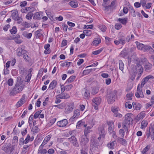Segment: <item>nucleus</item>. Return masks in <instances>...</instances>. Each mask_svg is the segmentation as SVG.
I'll use <instances>...</instances> for the list:
<instances>
[{"label": "nucleus", "instance_id": "obj_1", "mask_svg": "<svg viewBox=\"0 0 154 154\" xmlns=\"http://www.w3.org/2000/svg\"><path fill=\"white\" fill-rule=\"evenodd\" d=\"M22 76L18 77L12 90L10 92L11 95L14 96L21 92L24 88L25 85L23 83V81L21 80Z\"/></svg>", "mask_w": 154, "mask_h": 154}, {"label": "nucleus", "instance_id": "obj_2", "mask_svg": "<svg viewBox=\"0 0 154 154\" xmlns=\"http://www.w3.org/2000/svg\"><path fill=\"white\" fill-rule=\"evenodd\" d=\"M132 116L133 114L131 113H127L125 116V119L122 122V126L123 128L125 131L128 130L129 125L133 123Z\"/></svg>", "mask_w": 154, "mask_h": 154}, {"label": "nucleus", "instance_id": "obj_3", "mask_svg": "<svg viewBox=\"0 0 154 154\" xmlns=\"http://www.w3.org/2000/svg\"><path fill=\"white\" fill-rule=\"evenodd\" d=\"M11 13V16L14 20L17 21V23L20 24L22 23V18L19 16L17 10L12 11Z\"/></svg>", "mask_w": 154, "mask_h": 154}, {"label": "nucleus", "instance_id": "obj_4", "mask_svg": "<svg viewBox=\"0 0 154 154\" xmlns=\"http://www.w3.org/2000/svg\"><path fill=\"white\" fill-rule=\"evenodd\" d=\"M117 92L116 90L112 91L107 94V101L109 104L112 103L115 101V98Z\"/></svg>", "mask_w": 154, "mask_h": 154}, {"label": "nucleus", "instance_id": "obj_5", "mask_svg": "<svg viewBox=\"0 0 154 154\" xmlns=\"http://www.w3.org/2000/svg\"><path fill=\"white\" fill-rule=\"evenodd\" d=\"M146 134L147 138L151 137L152 140H154V126H151L150 127L149 129L146 131Z\"/></svg>", "mask_w": 154, "mask_h": 154}, {"label": "nucleus", "instance_id": "obj_6", "mask_svg": "<svg viewBox=\"0 0 154 154\" xmlns=\"http://www.w3.org/2000/svg\"><path fill=\"white\" fill-rule=\"evenodd\" d=\"M80 115V110L79 109H77L74 112V114L69 119V121L71 123H73L76 121Z\"/></svg>", "mask_w": 154, "mask_h": 154}, {"label": "nucleus", "instance_id": "obj_7", "mask_svg": "<svg viewBox=\"0 0 154 154\" xmlns=\"http://www.w3.org/2000/svg\"><path fill=\"white\" fill-rule=\"evenodd\" d=\"M2 150L7 153H11L13 151L14 149L13 146L11 144L4 145L2 148Z\"/></svg>", "mask_w": 154, "mask_h": 154}, {"label": "nucleus", "instance_id": "obj_8", "mask_svg": "<svg viewBox=\"0 0 154 154\" xmlns=\"http://www.w3.org/2000/svg\"><path fill=\"white\" fill-rule=\"evenodd\" d=\"M93 103L92 105L94 109H97L98 108V106L100 104L101 101V99L100 97H97L94 98L92 100Z\"/></svg>", "mask_w": 154, "mask_h": 154}, {"label": "nucleus", "instance_id": "obj_9", "mask_svg": "<svg viewBox=\"0 0 154 154\" xmlns=\"http://www.w3.org/2000/svg\"><path fill=\"white\" fill-rule=\"evenodd\" d=\"M99 146L98 142L93 140L91 141V143L90 145V149L92 151H94L98 148Z\"/></svg>", "mask_w": 154, "mask_h": 154}, {"label": "nucleus", "instance_id": "obj_10", "mask_svg": "<svg viewBox=\"0 0 154 154\" xmlns=\"http://www.w3.org/2000/svg\"><path fill=\"white\" fill-rule=\"evenodd\" d=\"M70 142L73 145L76 147H78L79 146V144L77 141L76 138L75 136H71L69 138Z\"/></svg>", "mask_w": 154, "mask_h": 154}, {"label": "nucleus", "instance_id": "obj_11", "mask_svg": "<svg viewBox=\"0 0 154 154\" xmlns=\"http://www.w3.org/2000/svg\"><path fill=\"white\" fill-rule=\"evenodd\" d=\"M140 84H138L137 88V92L135 94V96L137 98H143L144 97V95L142 90L140 88Z\"/></svg>", "mask_w": 154, "mask_h": 154}, {"label": "nucleus", "instance_id": "obj_12", "mask_svg": "<svg viewBox=\"0 0 154 154\" xmlns=\"http://www.w3.org/2000/svg\"><path fill=\"white\" fill-rule=\"evenodd\" d=\"M154 78V77L151 75H149L144 78L141 81V84L140 85L141 88H143L144 85L148 81L149 79Z\"/></svg>", "mask_w": 154, "mask_h": 154}, {"label": "nucleus", "instance_id": "obj_13", "mask_svg": "<svg viewBox=\"0 0 154 154\" xmlns=\"http://www.w3.org/2000/svg\"><path fill=\"white\" fill-rule=\"evenodd\" d=\"M68 123L67 119H64L59 121L57 123V125L60 127H64L66 126Z\"/></svg>", "mask_w": 154, "mask_h": 154}, {"label": "nucleus", "instance_id": "obj_14", "mask_svg": "<svg viewBox=\"0 0 154 154\" xmlns=\"http://www.w3.org/2000/svg\"><path fill=\"white\" fill-rule=\"evenodd\" d=\"M125 35L124 34H119L118 35V40H119L120 44L124 45L126 43Z\"/></svg>", "mask_w": 154, "mask_h": 154}, {"label": "nucleus", "instance_id": "obj_15", "mask_svg": "<svg viewBox=\"0 0 154 154\" xmlns=\"http://www.w3.org/2000/svg\"><path fill=\"white\" fill-rule=\"evenodd\" d=\"M87 137V136L85 135H83L82 136L80 140L81 145L84 146L88 143L89 141V139Z\"/></svg>", "mask_w": 154, "mask_h": 154}, {"label": "nucleus", "instance_id": "obj_16", "mask_svg": "<svg viewBox=\"0 0 154 154\" xmlns=\"http://www.w3.org/2000/svg\"><path fill=\"white\" fill-rule=\"evenodd\" d=\"M27 51L24 50L23 48L20 47L17 49V55L19 57H20L22 55L23 56L25 53H27Z\"/></svg>", "mask_w": 154, "mask_h": 154}, {"label": "nucleus", "instance_id": "obj_17", "mask_svg": "<svg viewBox=\"0 0 154 154\" xmlns=\"http://www.w3.org/2000/svg\"><path fill=\"white\" fill-rule=\"evenodd\" d=\"M25 96L24 95H23L20 100L16 103V107L18 108L21 106L25 103Z\"/></svg>", "mask_w": 154, "mask_h": 154}, {"label": "nucleus", "instance_id": "obj_18", "mask_svg": "<svg viewBox=\"0 0 154 154\" xmlns=\"http://www.w3.org/2000/svg\"><path fill=\"white\" fill-rule=\"evenodd\" d=\"M73 108L74 104L73 103H71L65 109V112L66 113H70L73 110Z\"/></svg>", "mask_w": 154, "mask_h": 154}, {"label": "nucleus", "instance_id": "obj_19", "mask_svg": "<svg viewBox=\"0 0 154 154\" xmlns=\"http://www.w3.org/2000/svg\"><path fill=\"white\" fill-rule=\"evenodd\" d=\"M82 91L83 95L85 98L87 99H89L90 97L89 91L85 88H84Z\"/></svg>", "mask_w": 154, "mask_h": 154}, {"label": "nucleus", "instance_id": "obj_20", "mask_svg": "<svg viewBox=\"0 0 154 154\" xmlns=\"http://www.w3.org/2000/svg\"><path fill=\"white\" fill-rule=\"evenodd\" d=\"M108 131L110 134H112L113 137L116 139L117 137L116 133L114 131V128H108Z\"/></svg>", "mask_w": 154, "mask_h": 154}, {"label": "nucleus", "instance_id": "obj_21", "mask_svg": "<svg viewBox=\"0 0 154 154\" xmlns=\"http://www.w3.org/2000/svg\"><path fill=\"white\" fill-rule=\"evenodd\" d=\"M145 70L148 72H150L152 71V65L149 62L146 63L144 66Z\"/></svg>", "mask_w": 154, "mask_h": 154}, {"label": "nucleus", "instance_id": "obj_22", "mask_svg": "<svg viewBox=\"0 0 154 154\" xmlns=\"http://www.w3.org/2000/svg\"><path fill=\"white\" fill-rule=\"evenodd\" d=\"M20 35L19 34L16 35L15 37L11 38V39L14 40V41L17 44H20L22 42V41L20 39Z\"/></svg>", "mask_w": 154, "mask_h": 154}, {"label": "nucleus", "instance_id": "obj_23", "mask_svg": "<svg viewBox=\"0 0 154 154\" xmlns=\"http://www.w3.org/2000/svg\"><path fill=\"white\" fill-rule=\"evenodd\" d=\"M133 108L134 109L138 110H139L141 108L142 106L140 104L133 102L132 103Z\"/></svg>", "mask_w": 154, "mask_h": 154}, {"label": "nucleus", "instance_id": "obj_24", "mask_svg": "<svg viewBox=\"0 0 154 154\" xmlns=\"http://www.w3.org/2000/svg\"><path fill=\"white\" fill-rule=\"evenodd\" d=\"M136 69V72H138L139 73H143V67L140 64H137L135 66Z\"/></svg>", "mask_w": 154, "mask_h": 154}, {"label": "nucleus", "instance_id": "obj_25", "mask_svg": "<svg viewBox=\"0 0 154 154\" xmlns=\"http://www.w3.org/2000/svg\"><path fill=\"white\" fill-rule=\"evenodd\" d=\"M92 127V126H88L85 129L84 131V135L88 136V134L92 131L91 129Z\"/></svg>", "mask_w": 154, "mask_h": 154}, {"label": "nucleus", "instance_id": "obj_26", "mask_svg": "<svg viewBox=\"0 0 154 154\" xmlns=\"http://www.w3.org/2000/svg\"><path fill=\"white\" fill-rule=\"evenodd\" d=\"M98 131L99 134L100 135V136H102V137H104L105 134V129L104 128L102 127L99 128Z\"/></svg>", "mask_w": 154, "mask_h": 154}, {"label": "nucleus", "instance_id": "obj_27", "mask_svg": "<svg viewBox=\"0 0 154 154\" xmlns=\"http://www.w3.org/2000/svg\"><path fill=\"white\" fill-rule=\"evenodd\" d=\"M117 140L118 142L119 143L122 145H125L127 144L126 141L123 138L118 137Z\"/></svg>", "mask_w": 154, "mask_h": 154}, {"label": "nucleus", "instance_id": "obj_28", "mask_svg": "<svg viewBox=\"0 0 154 154\" xmlns=\"http://www.w3.org/2000/svg\"><path fill=\"white\" fill-rule=\"evenodd\" d=\"M116 143V141L115 140L108 143L107 144V146L110 149H113L114 148L115 144Z\"/></svg>", "mask_w": 154, "mask_h": 154}, {"label": "nucleus", "instance_id": "obj_29", "mask_svg": "<svg viewBox=\"0 0 154 154\" xmlns=\"http://www.w3.org/2000/svg\"><path fill=\"white\" fill-rule=\"evenodd\" d=\"M42 15L39 13L37 12L35 14L33 18L34 20H40L41 19Z\"/></svg>", "mask_w": 154, "mask_h": 154}, {"label": "nucleus", "instance_id": "obj_30", "mask_svg": "<svg viewBox=\"0 0 154 154\" xmlns=\"http://www.w3.org/2000/svg\"><path fill=\"white\" fill-rule=\"evenodd\" d=\"M87 125L85 124V122H84L82 120L79 121L76 125V127H81L83 126L84 127L87 126Z\"/></svg>", "mask_w": 154, "mask_h": 154}, {"label": "nucleus", "instance_id": "obj_31", "mask_svg": "<svg viewBox=\"0 0 154 154\" xmlns=\"http://www.w3.org/2000/svg\"><path fill=\"white\" fill-rule=\"evenodd\" d=\"M57 85V81L55 80H53L50 84L48 89L51 88V89H53L56 87Z\"/></svg>", "mask_w": 154, "mask_h": 154}, {"label": "nucleus", "instance_id": "obj_32", "mask_svg": "<svg viewBox=\"0 0 154 154\" xmlns=\"http://www.w3.org/2000/svg\"><path fill=\"white\" fill-rule=\"evenodd\" d=\"M136 43L137 49L139 50L143 51V48L144 47V45L138 42H136Z\"/></svg>", "mask_w": 154, "mask_h": 154}, {"label": "nucleus", "instance_id": "obj_33", "mask_svg": "<svg viewBox=\"0 0 154 154\" xmlns=\"http://www.w3.org/2000/svg\"><path fill=\"white\" fill-rule=\"evenodd\" d=\"M22 35L24 37L28 39L30 38L32 35V33H28L26 31L23 32Z\"/></svg>", "mask_w": 154, "mask_h": 154}, {"label": "nucleus", "instance_id": "obj_34", "mask_svg": "<svg viewBox=\"0 0 154 154\" xmlns=\"http://www.w3.org/2000/svg\"><path fill=\"white\" fill-rule=\"evenodd\" d=\"M101 42V39L100 38L97 39L93 41L92 45H95L97 46Z\"/></svg>", "mask_w": 154, "mask_h": 154}, {"label": "nucleus", "instance_id": "obj_35", "mask_svg": "<svg viewBox=\"0 0 154 154\" xmlns=\"http://www.w3.org/2000/svg\"><path fill=\"white\" fill-rule=\"evenodd\" d=\"M137 73V72H136V71L131 72L129 77L130 79L132 81H133L135 78Z\"/></svg>", "mask_w": 154, "mask_h": 154}, {"label": "nucleus", "instance_id": "obj_36", "mask_svg": "<svg viewBox=\"0 0 154 154\" xmlns=\"http://www.w3.org/2000/svg\"><path fill=\"white\" fill-rule=\"evenodd\" d=\"M145 116V113L144 112H141L137 116L138 120H140L141 119H143Z\"/></svg>", "mask_w": 154, "mask_h": 154}, {"label": "nucleus", "instance_id": "obj_37", "mask_svg": "<svg viewBox=\"0 0 154 154\" xmlns=\"http://www.w3.org/2000/svg\"><path fill=\"white\" fill-rule=\"evenodd\" d=\"M106 123L108 126V128H114V122L112 121H108Z\"/></svg>", "mask_w": 154, "mask_h": 154}, {"label": "nucleus", "instance_id": "obj_38", "mask_svg": "<svg viewBox=\"0 0 154 154\" xmlns=\"http://www.w3.org/2000/svg\"><path fill=\"white\" fill-rule=\"evenodd\" d=\"M148 123L146 121L143 120L141 122V128L142 129L145 128L147 126Z\"/></svg>", "mask_w": 154, "mask_h": 154}, {"label": "nucleus", "instance_id": "obj_39", "mask_svg": "<svg viewBox=\"0 0 154 154\" xmlns=\"http://www.w3.org/2000/svg\"><path fill=\"white\" fill-rule=\"evenodd\" d=\"M69 4L73 8H76L78 7V3L77 2L71 1L69 3Z\"/></svg>", "mask_w": 154, "mask_h": 154}, {"label": "nucleus", "instance_id": "obj_40", "mask_svg": "<svg viewBox=\"0 0 154 154\" xmlns=\"http://www.w3.org/2000/svg\"><path fill=\"white\" fill-rule=\"evenodd\" d=\"M47 153V151L45 149L39 148L38 150V154H46Z\"/></svg>", "mask_w": 154, "mask_h": 154}, {"label": "nucleus", "instance_id": "obj_41", "mask_svg": "<svg viewBox=\"0 0 154 154\" xmlns=\"http://www.w3.org/2000/svg\"><path fill=\"white\" fill-rule=\"evenodd\" d=\"M133 95L134 94L132 92L127 94L126 95V100H131L132 97Z\"/></svg>", "mask_w": 154, "mask_h": 154}, {"label": "nucleus", "instance_id": "obj_42", "mask_svg": "<svg viewBox=\"0 0 154 154\" xmlns=\"http://www.w3.org/2000/svg\"><path fill=\"white\" fill-rule=\"evenodd\" d=\"M119 110V108L117 106H112L111 107V111L114 113V115L116 114Z\"/></svg>", "mask_w": 154, "mask_h": 154}, {"label": "nucleus", "instance_id": "obj_43", "mask_svg": "<svg viewBox=\"0 0 154 154\" xmlns=\"http://www.w3.org/2000/svg\"><path fill=\"white\" fill-rule=\"evenodd\" d=\"M75 76L72 75L70 76L69 78L66 81V83H69L73 82L75 79Z\"/></svg>", "mask_w": 154, "mask_h": 154}, {"label": "nucleus", "instance_id": "obj_44", "mask_svg": "<svg viewBox=\"0 0 154 154\" xmlns=\"http://www.w3.org/2000/svg\"><path fill=\"white\" fill-rule=\"evenodd\" d=\"M118 20L121 23L124 25H125L126 23H127V18H125L123 19L119 18Z\"/></svg>", "mask_w": 154, "mask_h": 154}, {"label": "nucleus", "instance_id": "obj_45", "mask_svg": "<svg viewBox=\"0 0 154 154\" xmlns=\"http://www.w3.org/2000/svg\"><path fill=\"white\" fill-rule=\"evenodd\" d=\"M130 8V12L131 15L134 17L136 16V14L135 13V11L133 7H129Z\"/></svg>", "mask_w": 154, "mask_h": 154}, {"label": "nucleus", "instance_id": "obj_46", "mask_svg": "<svg viewBox=\"0 0 154 154\" xmlns=\"http://www.w3.org/2000/svg\"><path fill=\"white\" fill-rule=\"evenodd\" d=\"M119 69L122 71H123L124 69V64L122 62V61L121 60H120L119 61Z\"/></svg>", "mask_w": 154, "mask_h": 154}, {"label": "nucleus", "instance_id": "obj_47", "mask_svg": "<svg viewBox=\"0 0 154 154\" xmlns=\"http://www.w3.org/2000/svg\"><path fill=\"white\" fill-rule=\"evenodd\" d=\"M10 31L11 34H15L17 31L16 27L15 26H14L10 30Z\"/></svg>", "mask_w": 154, "mask_h": 154}, {"label": "nucleus", "instance_id": "obj_48", "mask_svg": "<svg viewBox=\"0 0 154 154\" xmlns=\"http://www.w3.org/2000/svg\"><path fill=\"white\" fill-rule=\"evenodd\" d=\"M31 76V73H29L25 78V81L28 82H29L30 81Z\"/></svg>", "mask_w": 154, "mask_h": 154}, {"label": "nucleus", "instance_id": "obj_49", "mask_svg": "<svg viewBox=\"0 0 154 154\" xmlns=\"http://www.w3.org/2000/svg\"><path fill=\"white\" fill-rule=\"evenodd\" d=\"M98 28L102 32H105L107 29L106 27L104 25H98Z\"/></svg>", "mask_w": 154, "mask_h": 154}, {"label": "nucleus", "instance_id": "obj_50", "mask_svg": "<svg viewBox=\"0 0 154 154\" xmlns=\"http://www.w3.org/2000/svg\"><path fill=\"white\" fill-rule=\"evenodd\" d=\"M23 57L26 61L29 62L30 60V57L26 54V53H25L23 55Z\"/></svg>", "mask_w": 154, "mask_h": 154}, {"label": "nucleus", "instance_id": "obj_51", "mask_svg": "<svg viewBox=\"0 0 154 154\" xmlns=\"http://www.w3.org/2000/svg\"><path fill=\"white\" fill-rule=\"evenodd\" d=\"M83 32V33L85 34V35L87 36H90L92 34V32L90 30H84Z\"/></svg>", "mask_w": 154, "mask_h": 154}, {"label": "nucleus", "instance_id": "obj_52", "mask_svg": "<svg viewBox=\"0 0 154 154\" xmlns=\"http://www.w3.org/2000/svg\"><path fill=\"white\" fill-rule=\"evenodd\" d=\"M21 25L26 28H28L31 26L30 24L28 23L27 22H25L21 24Z\"/></svg>", "mask_w": 154, "mask_h": 154}, {"label": "nucleus", "instance_id": "obj_53", "mask_svg": "<svg viewBox=\"0 0 154 154\" xmlns=\"http://www.w3.org/2000/svg\"><path fill=\"white\" fill-rule=\"evenodd\" d=\"M32 13H28L26 16V18L28 20H31L32 19L33 15Z\"/></svg>", "mask_w": 154, "mask_h": 154}, {"label": "nucleus", "instance_id": "obj_54", "mask_svg": "<svg viewBox=\"0 0 154 154\" xmlns=\"http://www.w3.org/2000/svg\"><path fill=\"white\" fill-rule=\"evenodd\" d=\"M32 131L33 133H38L39 130L37 126H35L32 128Z\"/></svg>", "mask_w": 154, "mask_h": 154}, {"label": "nucleus", "instance_id": "obj_55", "mask_svg": "<svg viewBox=\"0 0 154 154\" xmlns=\"http://www.w3.org/2000/svg\"><path fill=\"white\" fill-rule=\"evenodd\" d=\"M103 50V48H101L100 49L93 51L92 52V54H93L95 55L98 54L101 52Z\"/></svg>", "mask_w": 154, "mask_h": 154}, {"label": "nucleus", "instance_id": "obj_56", "mask_svg": "<svg viewBox=\"0 0 154 154\" xmlns=\"http://www.w3.org/2000/svg\"><path fill=\"white\" fill-rule=\"evenodd\" d=\"M29 141H31L30 140V136L29 134H28L27 135V136L25 140V144H27Z\"/></svg>", "mask_w": 154, "mask_h": 154}, {"label": "nucleus", "instance_id": "obj_57", "mask_svg": "<svg viewBox=\"0 0 154 154\" xmlns=\"http://www.w3.org/2000/svg\"><path fill=\"white\" fill-rule=\"evenodd\" d=\"M13 80L11 78L9 79L8 81V84L10 86H12L13 84Z\"/></svg>", "mask_w": 154, "mask_h": 154}, {"label": "nucleus", "instance_id": "obj_58", "mask_svg": "<svg viewBox=\"0 0 154 154\" xmlns=\"http://www.w3.org/2000/svg\"><path fill=\"white\" fill-rule=\"evenodd\" d=\"M42 110H39L36 112L34 114V118L35 119L37 118L42 112Z\"/></svg>", "mask_w": 154, "mask_h": 154}, {"label": "nucleus", "instance_id": "obj_59", "mask_svg": "<svg viewBox=\"0 0 154 154\" xmlns=\"http://www.w3.org/2000/svg\"><path fill=\"white\" fill-rule=\"evenodd\" d=\"M51 137V135L49 134L48 135L45 137L44 140V141L46 143H47V142L50 140Z\"/></svg>", "mask_w": 154, "mask_h": 154}, {"label": "nucleus", "instance_id": "obj_60", "mask_svg": "<svg viewBox=\"0 0 154 154\" xmlns=\"http://www.w3.org/2000/svg\"><path fill=\"white\" fill-rule=\"evenodd\" d=\"M122 27V25L120 23H116L115 26V29L117 30L120 29Z\"/></svg>", "mask_w": 154, "mask_h": 154}, {"label": "nucleus", "instance_id": "obj_61", "mask_svg": "<svg viewBox=\"0 0 154 154\" xmlns=\"http://www.w3.org/2000/svg\"><path fill=\"white\" fill-rule=\"evenodd\" d=\"M89 123L90 124L91 126H92L94 125V119L93 117H91L89 119Z\"/></svg>", "mask_w": 154, "mask_h": 154}, {"label": "nucleus", "instance_id": "obj_62", "mask_svg": "<svg viewBox=\"0 0 154 154\" xmlns=\"http://www.w3.org/2000/svg\"><path fill=\"white\" fill-rule=\"evenodd\" d=\"M150 0H140V3L141 4L142 6L144 7L146 4L147 1H149Z\"/></svg>", "mask_w": 154, "mask_h": 154}, {"label": "nucleus", "instance_id": "obj_63", "mask_svg": "<svg viewBox=\"0 0 154 154\" xmlns=\"http://www.w3.org/2000/svg\"><path fill=\"white\" fill-rule=\"evenodd\" d=\"M119 134L121 135V137H124L125 135V131L123 129H121L119 131Z\"/></svg>", "mask_w": 154, "mask_h": 154}, {"label": "nucleus", "instance_id": "obj_64", "mask_svg": "<svg viewBox=\"0 0 154 154\" xmlns=\"http://www.w3.org/2000/svg\"><path fill=\"white\" fill-rule=\"evenodd\" d=\"M81 154H88L87 150L82 148L81 150Z\"/></svg>", "mask_w": 154, "mask_h": 154}]
</instances>
